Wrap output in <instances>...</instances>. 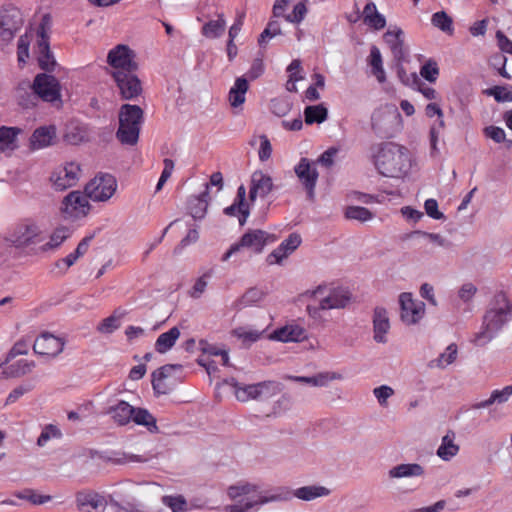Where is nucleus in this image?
<instances>
[{
	"label": "nucleus",
	"mask_w": 512,
	"mask_h": 512,
	"mask_svg": "<svg viewBox=\"0 0 512 512\" xmlns=\"http://www.w3.org/2000/svg\"><path fill=\"white\" fill-rule=\"evenodd\" d=\"M227 495L236 503L226 506V512H248L256 506L269 502L288 500L291 497L288 490L280 489L279 493L269 494L260 490L258 485L249 482H239L229 486L227 488Z\"/></svg>",
	"instance_id": "1"
},
{
	"label": "nucleus",
	"mask_w": 512,
	"mask_h": 512,
	"mask_svg": "<svg viewBox=\"0 0 512 512\" xmlns=\"http://www.w3.org/2000/svg\"><path fill=\"white\" fill-rule=\"evenodd\" d=\"M374 165L383 176L402 178L409 173L412 159L406 147L386 142L380 144L374 154Z\"/></svg>",
	"instance_id": "2"
},
{
	"label": "nucleus",
	"mask_w": 512,
	"mask_h": 512,
	"mask_svg": "<svg viewBox=\"0 0 512 512\" xmlns=\"http://www.w3.org/2000/svg\"><path fill=\"white\" fill-rule=\"evenodd\" d=\"M6 241L26 254H36L60 246L64 241V232L58 228L50 240L45 242V236L38 231V226H18L17 231Z\"/></svg>",
	"instance_id": "3"
},
{
	"label": "nucleus",
	"mask_w": 512,
	"mask_h": 512,
	"mask_svg": "<svg viewBox=\"0 0 512 512\" xmlns=\"http://www.w3.org/2000/svg\"><path fill=\"white\" fill-rule=\"evenodd\" d=\"M316 304L306 307L308 315L313 319L320 318V312L332 309H343L351 301V293L341 286L319 285L316 289L308 291Z\"/></svg>",
	"instance_id": "4"
},
{
	"label": "nucleus",
	"mask_w": 512,
	"mask_h": 512,
	"mask_svg": "<svg viewBox=\"0 0 512 512\" xmlns=\"http://www.w3.org/2000/svg\"><path fill=\"white\" fill-rule=\"evenodd\" d=\"M511 312L510 303L502 292L496 294L492 306L483 317L481 330L475 335V343L484 345L493 339L495 334L503 327Z\"/></svg>",
	"instance_id": "5"
},
{
	"label": "nucleus",
	"mask_w": 512,
	"mask_h": 512,
	"mask_svg": "<svg viewBox=\"0 0 512 512\" xmlns=\"http://www.w3.org/2000/svg\"><path fill=\"white\" fill-rule=\"evenodd\" d=\"M143 111L137 105L124 104L119 112L117 138L122 144L135 145L139 139Z\"/></svg>",
	"instance_id": "6"
},
{
	"label": "nucleus",
	"mask_w": 512,
	"mask_h": 512,
	"mask_svg": "<svg viewBox=\"0 0 512 512\" xmlns=\"http://www.w3.org/2000/svg\"><path fill=\"white\" fill-rule=\"evenodd\" d=\"M134 51L125 44H118L107 54V71L113 77L117 73L135 72L137 63Z\"/></svg>",
	"instance_id": "7"
},
{
	"label": "nucleus",
	"mask_w": 512,
	"mask_h": 512,
	"mask_svg": "<svg viewBox=\"0 0 512 512\" xmlns=\"http://www.w3.org/2000/svg\"><path fill=\"white\" fill-rule=\"evenodd\" d=\"M231 385L234 388L236 398L241 402H246L250 399H267L280 392V385L275 381H263L256 384L242 386L232 379Z\"/></svg>",
	"instance_id": "8"
},
{
	"label": "nucleus",
	"mask_w": 512,
	"mask_h": 512,
	"mask_svg": "<svg viewBox=\"0 0 512 512\" xmlns=\"http://www.w3.org/2000/svg\"><path fill=\"white\" fill-rule=\"evenodd\" d=\"M117 190V181L109 173L99 172L85 185V192L94 202L108 201Z\"/></svg>",
	"instance_id": "9"
},
{
	"label": "nucleus",
	"mask_w": 512,
	"mask_h": 512,
	"mask_svg": "<svg viewBox=\"0 0 512 512\" xmlns=\"http://www.w3.org/2000/svg\"><path fill=\"white\" fill-rule=\"evenodd\" d=\"M23 25L21 11L14 6H4L0 10V37L11 41Z\"/></svg>",
	"instance_id": "10"
},
{
	"label": "nucleus",
	"mask_w": 512,
	"mask_h": 512,
	"mask_svg": "<svg viewBox=\"0 0 512 512\" xmlns=\"http://www.w3.org/2000/svg\"><path fill=\"white\" fill-rule=\"evenodd\" d=\"M400 318L403 323L413 325L418 323L425 314V304L414 299L411 293L404 292L399 296Z\"/></svg>",
	"instance_id": "11"
},
{
	"label": "nucleus",
	"mask_w": 512,
	"mask_h": 512,
	"mask_svg": "<svg viewBox=\"0 0 512 512\" xmlns=\"http://www.w3.org/2000/svg\"><path fill=\"white\" fill-rule=\"evenodd\" d=\"M33 92L46 102H54L60 98V85L58 80L46 73L36 75L33 84Z\"/></svg>",
	"instance_id": "12"
},
{
	"label": "nucleus",
	"mask_w": 512,
	"mask_h": 512,
	"mask_svg": "<svg viewBox=\"0 0 512 512\" xmlns=\"http://www.w3.org/2000/svg\"><path fill=\"white\" fill-rule=\"evenodd\" d=\"M91 205L86 192L73 191L66 196V219H81L90 213Z\"/></svg>",
	"instance_id": "13"
},
{
	"label": "nucleus",
	"mask_w": 512,
	"mask_h": 512,
	"mask_svg": "<svg viewBox=\"0 0 512 512\" xmlns=\"http://www.w3.org/2000/svg\"><path fill=\"white\" fill-rule=\"evenodd\" d=\"M120 91V95L125 100L137 98L142 93V85L134 72L117 73L112 77Z\"/></svg>",
	"instance_id": "14"
},
{
	"label": "nucleus",
	"mask_w": 512,
	"mask_h": 512,
	"mask_svg": "<svg viewBox=\"0 0 512 512\" xmlns=\"http://www.w3.org/2000/svg\"><path fill=\"white\" fill-rule=\"evenodd\" d=\"M294 171L300 182L307 190L309 197H312L318 179V172L314 163L307 158H301L298 164L294 167Z\"/></svg>",
	"instance_id": "15"
},
{
	"label": "nucleus",
	"mask_w": 512,
	"mask_h": 512,
	"mask_svg": "<svg viewBox=\"0 0 512 512\" xmlns=\"http://www.w3.org/2000/svg\"><path fill=\"white\" fill-rule=\"evenodd\" d=\"M64 347V342L48 333H42L38 336L33 344V350L36 354L40 356L54 357L58 355Z\"/></svg>",
	"instance_id": "16"
},
{
	"label": "nucleus",
	"mask_w": 512,
	"mask_h": 512,
	"mask_svg": "<svg viewBox=\"0 0 512 512\" xmlns=\"http://www.w3.org/2000/svg\"><path fill=\"white\" fill-rule=\"evenodd\" d=\"M301 236L297 233L290 234L281 244L267 256L269 265L281 264L284 259L291 255L301 244Z\"/></svg>",
	"instance_id": "17"
},
{
	"label": "nucleus",
	"mask_w": 512,
	"mask_h": 512,
	"mask_svg": "<svg viewBox=\"0 0 512 512\" xmlns=\"http://www.w3.org/2000/svg\"><path fill=\"white\" fill-rule=\"evenodd\" d=\"M373 339L377 343H386L390 330L388 312L383 307H376L373 311Z\"/></svg>",
	"instance_id": "18"
},
{
	"label": "nucleus",
	"mask_w": 512,
	"mask_h": 512,
	"mask_svg": "<svg viewBox=\"0 0 512 512\" xmlns=\"http://www.w3.org/2000/svg\"><path fill=\"white\" fill-rule=\"evenodd\" d=\"M76 505L83 512H95L104 509L107 501L103 496L94 491H80L76 494Z\"/></svg>",
	"instance_id": "19"
},
{
	"label": "nucleus",
	"mask_w": 512,
	"mask_h": 512,
	"mask_svg": "<svg viewBox=\"0 0 512 512\" xmlns=\"http://www.w3.org/2000/svg\"><path fill=\"white\" fill-rule=\"evenodd\" d=\"M246 190L244 186H240L237 190L234 202L224 209L227 216L235 217L239 224H244L249 216L248 205L245 202Z\"/></svg>",
	"instance_id": "20"
},
{
	"label": "nucleus",
	"mask_w": 512,
	"mask_h": 512,
	"mask_svg": "<svg viewBox=\"0 0 512 512\" xmlns=\"http://www.w3.org/2000/svg\"><path fill=\"white\" fill-rule=\"evenodd\" d=\"M272 178L261 170L255 171L251 176L250 198L253 200L257 196L264 197L272 189Z\"/></svg>",
	"instance_id": "21"
},
{
	"label": "nucleus",
	"mask_w": 512,
	"mask_h": 512,
	"mask_svg": "<svg viewBox=\"0 0 512 512\" xmlns=\"http://www.w3.org/2000/svg\"><path fill=\"white\" fill-rule=\"evenodd\" d=\"M56 138V129L54 126H42L37 128L30 137V147L32 150H39L53 144Z\"/></svg>",
	"instance_id": "22"
},
{
	"label": "nucleus",
	"mask_w": 512,
	"mask_h": 512,
	"mask_svg": "<svg viewBox=\"0 0 512 512\" xmlns=\"http://www.w3.org/2000/svg\"><path fill=\"white\" fill-rule=\"evenodd\" d=\"M249 89L247 78L238 77L235 79L228 93V101L232 108H241L246 100V93Z\"/></svg>",
	"instance_id": "23"
},
{
	"label": "nucleus",
	"mask_w": 512,
	"mask_h": 512,
	"mask_svg": "<svg viewBox=\"0 0 512 512\" xmlns=\"http://www.w3.org/2000/svg\"><path fill=\"white\" fill-rule=\"evenodd\" d=\"M208 187L198 196H191L187 203V212L194 221L204 219L208 208Z\"/></svg>",
	"instance_id": "24"
},
{
	"label": "nucleus",
	"mask_w": 512,
	"mask_h": 512,
	"mask_svg": "<svg viewBox=\"0 0 512 512\" xmlns=\"http://www.w3.org/2000/svg\"><path fill=\"white\" fill-rule=\"evenodd\" d=\"M384 41L391 49L396 60L401 61L404 59L403 31L400 28L393 27L388 29L384 34Z\"/></svg>",
	"instance_id": "25"
},
{
	"label": "nucleus",
	"mask_w": 512,
	"mask_h": 512,
	"mask_svg": "<svg viewBox=\"0 0 512 512\" xmlns=\"http://www.w3.org/2000/svg\"><path fill=\"white\" fill-rule=\"evenodd\" d=\"M268 240V234L262 230L256 229L245 233L240 242L241 247H246L253 250L255 253H260Z\"/></svg>",
	"instance_id": "26"
},
{
	"label": "nucleus",
	"mask_w": 512,
	"mask_h": 512,
	"mask_svg": "<svg viewBox=\"0 0 512 512\" xmlns=\"http://www.w3.org/2000/svg\"><path fill=\"white\" fill-rule=\"evenodd\" d=\"M37 60L42 70L51 71L55 66V60L50 52L48 38L45 36L43 30L39 33Z\"/></svg>",
	"instance_id": "27"
},
{
	"label": "nucleus",
	"mask_w": 512,
	"mask_h": 512,
	"mask_svg": "<svg viewBox=\"0 0 512 512\" xmlns=\"http://www.w3.org/2000/svg\"><path fill=\"white\" fill-rule=\"evenodd\" d=\"M274 337L281 342H300L307 338V332L300 325L290 324L276 330Z\"/></svg>",
	"instance_id": "28"
},
{
	"label": "nucleus",
	"mask_w": 512,
	"mask_h": 512,
	"mask_svg": "<svg viewBox=\"0 0 512 512\" xmlns=\"http://www.w3.org/2000/svg\"><path fill=\"white\" fill-rule=\"evenodd\" d=\"M425 473V469L418 463H407V464H399L392 467L389 472V478L391 479H399V478H411V477H421Z\"/></svg>",
	"instance_id": "29"
},
{
	"label": "nucleus",
	"mask_w": 512,
	"mask_h": 512,
	"mask_svg": "<svg viewBox=\"0 0 512 512\" xmlns=\"http://www.w3.org/2000/svg\"><path fill=\"white\" fill-rule=\"evenodd\" d=\"M362 17L364 24L374 30H381L386 25L384 15L378 12L377 7L373 2H368L365 5Z\"/></svg>",
	"instance_id": "30"
},
{
	"label": "nucleus",
	"mask_w": 512,
	"mask_h": 512,
	"mask_svg": "<svg viewBox=\"0 0 512 512\" xmlns=\"http://www.w3.org/2000/svg\"><path fill=\"white\" fill-rule=\"evenodd\" d=\"M134 412L135 408L125 401H119L108 410L113 420L121 426L132 421Z\"/></svg>",
	"instance_id": "31"
},
{
	"label": "nucleus",
	"mask_w": 512,
	"mask_h": 512,
	"mask_svg": "<svg viewBox=\"0 0 512 512\" xmlns=\"http://www.w3.org/2000/svg\"><path fill=\"white\" fill-rule=\"evenodd\" d=\"M88 139L89 132L84 124L78 121H71L66 125V143L78 145L88 141Z\"/></svg>",
	"instance_id": "32"
},
{
	"label": "nucleus",
	"mask_w": 512,
	"mask_h": 512,
	"mask_svg": "<svg viewBox=\"0 0 512 512\" xmlns=\"http://www.w3.org/2000/svg\"><path fill=\"white\" fill-rule=\"evenodd\" d=\"M459 445L455 443V433L448 431L445 436L442 437L441 444L437 449V455L444 461L451 460L459 452Z\"/></svg>",
	"instance_id": "33"
},
{
	"label": "nucleus",
	"mask_w": 512,
	"mask_h": 512,
	"mask_svg": "<svg viewBox=\"0 0 512 512\" xmlns=\"http://www.w3.org/2000/svg\"><path fill=\"white\" fill-rule=\"evenodd\" d=\"M20 132L21 130L16 127H0V151H14L18 147L17 137Z\"/></svg>",
	"instance_id": "34"
},
{
	"label": "nucleus",
	"mask_w": 512,
	"mask_h": 512,
	"mask_svg": "<svg viewBox=\"0 0 512 512\" xmlns=\"http://www.w3.org/2000/svg\"><path fill=\"white\" fill-rule=\"evenodd\" d=\"M34 367V361L19 359L16 362L7 365L3 369L2 373L9 378H17L31 372Z\"/></svg>",
	"instance_id": "35"
},
{
	"label": "nucleus",
	"mask_w": 512,
	"mask_h": 512,
	"mask_svg": "<svg viewBox=\"0 0 512 512\" xmlns=\"http://www.w3.org/2000/svg\"><path fill=\"white\" fill-rule=\"evenodd\" d=\"M341 376L334 372H322L311 377L294 376L292 380L309 384L311 386L323 387L326 386L330 381L340 379Z\"/></svg>",
	"instance_id": "36"
},
{
	"label": "nucleus",
	"mask_w": 512,
	"mask_h": 512,
	"mask_svg": "<svg viewBox=\"0 0 512 512\" xmlns=\"http://www.w3.org/2000/svg\"><path fill=\"white\" fill-rule=\"evenodd\" d=\"M180 336V330L172 327L167 332L160 334L155 342V349L159 353H165L170 350Z\"/></svg>",
	"instance_id": "37"
},
{
	"label": "nucleus",
	"mask_w": 512,
	"mask_h": 512,
	"mask_svg": "<svg viewBox=\"0 0 512 512\" xmlns=\"http://www.w3.org/2000/svg\"><path fill=\"white\" fill-rule=\"evenodd\" d=\"M330 490L324 486H303L293 492V496L304 501H311L318 497L328 496Z\"/></svg>",
	"instance_id": "38"
},
{
	"label": "nucleus",
	"mask_w": 512,
	"mask_h": 512,
	"mask_svg": "<svg viewBox=\"0 0 512 512\" xmlns=\"http://www.w3.org/2000/svg\"><path fill=\"white\" fill-rule=\"evenodd\" d=\"M368 62L371 67L372 74L380 83H384L386 81V73L383 68L381 52L376 46L371 47Z\"/></svg>",
	"instance_id": "39"
},
{
	"label": "nucleus",
	"mask_w": 512,
	"mask_h": 512,
	"mask_svg": "<svg viewBox=\"0 0 512 512\" xmlns=\"http://www.w3.org/2000/svg\"><path fill=\"white\" fill-rule=\"evenodd\" d=\"M412 236H423L429 242L444 248H448L452 245V229H446L439 233H422L415 231Z\"/></svg>",
	"instance_id": "40"
},
{
	"label": "nucleus",
	"mask_w": 512,
	"mask_h": 512,
	"mask_svg": "<svg viewBox=\"0 0 512 512\" xmlns=\"http://www.w3.org/2000/svg\"><path fill=\"white\" fill-rule=\"evenodd\" d=\"M132 421L137 425L145 426L152 433L158 431L156 418L147 409L135 408Z\"/></svg>",
	"instance_id": "41"
},
{
	"label": "nucleus",
	"mask_w": 512,
	"mask_h": 512,
	"mask_svg": "<svg viewBox=\"0 0 512 512\" xmlns=\"http://www.w3.org/2000/svg\"><path fill=\"white\" fill-rule=\"evenodd\" d=\"M126 315V311L121 308L116 309L113 314L101 321L97 329L104 334L114 332L120 326V320Z\"/></svg>",
	"instance_id": "42"
},
{
	"label": "nucleus",
	"mask_w": 512,
	"mask_h": 512,
	"mask_svg": "<svg viewBox=\"0 0 512 512\" xmlns=\"http://www.w3.org/2000/svg\"><path fill=\"white\" fill-rule=\"evenodd\" d=\"M304 116L306 124H320L327 119L328 110L323 104L307 106L304 110Z\"/></svg>",
	"instance_id": "43"
},
{
	"label": "nucleus",
	"mask_w": 512,
	"mask_h": 512,
	"mask_svg": "<svg viewBox=\"0 0 512 512\" xmlns=\"http://www.w3.org/2000/svg\"><path fill=\"white\" fill-rule=\"evenodd\" d=\"M225 27L226 21L224 15L219 14L216 20H211L202 27V34L206 38H218L223 34Z\"/></svg>",
	"instance_id": "44"
},
{
	"label": "nucleus",
	"mask_w": 512,
	"mask_h": 512,
	"mask_svg": "<svg viewBox=\"0 0 512 512\" xmlns=\"http://www.w3.org/2000/svg\"><path fill=\"white\" fill-rule=\"evenodd\" d=\"M431 24L448 35L454 33L453 19L445 11H438L432 14Z\"/></svg>",
	"instance_id": "45"
},
{
	"label": "nucleus",
	"mask_w": 512,
	"mask_h": 512,
	"mask_svg": "<svg viewBox=\"0 0 512 512\" xmlns=\"http://www.w3.org/2000/svg\"><path fill=\"white\" fill-rule=\"evenodd\" d=\"M265 296V292L257 287L248 289L236 302L235 306L242 309L260 302Z\"/></svg>",
	"instance_id": "46"
},
{
	"label": "nucleus",
	"mask_w": 512,
	"mask_h": 512,
	"mask_svg": "<svg viewBox=\"0 0 512 512\" xmlns=\"http://www.w3.org/2000/svg\"><path fill=\"white\" fill-rule=\"evenodd\" d=\"M308 4L309 0H299L283 18L289 23L299 25L308 14Z\"/></svg>",
	"instance_id": "47"
},
{
	"label": "nucleus",
	"mask_w": 512,
	"mask_h": 512,
	"mask_svg": "<svg viewBox=\"0 0 512 512\" xmlns=\"http://www.w3.org/2000/svg\"><path fill=\"white\" fill-rule=\"evenodd\" d=\"M483 133L495 143H505L507 148L512 147V140L506 139V133L501 127L490 125L484 128Z\"/></svg>",
	"instance_id": "48"
},
{
	"label": "nucleus",
	"mask_w": 512,
	"mask_h": 512,
	"mask_svg": "<svg viewBox=\"0 0 512 512\" xmlns=\"http://www.w3.org/2000/svg\"><path fill=\"white\" fill-rule=\"evenodd\" d=\"M457 345L452 343L447 346L445 351L439 357L432 361V364L439 368H445L447 365L453 363L457 357Z\"/></svg>",
	"instance_id": "49"
},
{
	"label": "nucleus",
	"mask_w": 512,
	"mask_h": 512,
	"mask_svg": "<svg viewBox=\"0 0 512 512\" xmlns=\"http://www.w3.org/2000/svg\"><path fill=\"white\" fill-rule=\"evenodd\" d=\"M61 437V430L53 424H48L43 428L40 436L38 437L37 445L43 447L47 444L49 440L60 439Z\"/></svg>",
	"instance_id": "50"
},
{
	"label": "nucleus",
	"mask_w": 512,
	"mask_h": 512,
	"mask_svg": "<svg viewBox=\"0 0 512 512\" xmlns=\"http://www.w3.org/2000/svg\"><path fill=\"white\" fill-rule=\"evenodd\" d=\"M345 216L348 220H358L362 222L372 220V213L364 207L350 206L345 210Z\"/></svg>",
	"instance_id": "51"
},
{
	"label": "nucleus",
	"mask_w": 512,
	"mask_h": 512,
	"mask_svg": "<svg viewBox=\"0 0 512 512\" xmlns=\"http://www.w3.org/2000/svg\"><path fill=\"white\" fill-rule=\"evenodd\" d=\"M489 96H493L497 102H512V90L508 86H494L485 91Z\"/></svg>",
	"instance_id": "52"
},
{
	"label": "nucleus",
	"mask_w": 512,
	"mask_h": 512,
	"mask_svg": "<svg viewBox=\"0 0 512 512\" xmlns=\"http://www.w3.org/2000/svg\"><path fill=\"white\" fill-rule=\"evenodd\" d=\"M82 177V169L79 163L69 162L66 163V187H71L77 184Z\"/></svg>",
	"instance_id": "53"
},
{
	"label": "nucleus",
	"mask_w": 512,
	"mask_h": 512,
	"mask_svg": "<svg viewBox=\"0 0 512 512\" xmlns=\"http://www.w3.org/2000/svg\"><path fill=\"white\" fill-rule=\"evenodd\" d=\"M92 238L93 236H86L83 238L78 244L76 250L66 256V267L72 266L78 260V258L83 256L88 251L89 243Z\"/></svg>",
	"instance_id": "54"
},
{
	"label": "nucleus",
	"mask_w": 512,
	"mask_h": 512,
	"mask_svg": "<svg viewBox=\"0 0 512 512\" xmlns=\"http://www.w3.org/2000/svg\"><path fill=\"white\" fill-rule=\"evenodd\" d=\"M420 75L429 82H435L439 75L437 62L432 59L426 61L420 69Z\"/></svg>",
	"instance_id": "55"
},
{
	"label": "nucleus",
	"mask_w": 512,
	"mask_h": 512,
	"mask_svg": "<svg viewBox=\"0 0 512 512\" xmlns=\"http://www.w3.org/2000/svg\"><path fill=\"white\" fill-rule=\"evenodd\" d=\"M259 143L258 157L261 162H265L270 159L272 155V145L268 137L264 134L259 135L256 139Z\"/></svg>",
	"instance_id": "56"
},
{
	"label": "nucleus",
	"mask_w": 512,
	"mask_h": 512,
	"mask_svg": "<svg viewBox=\"0 0 512 512\" xmlns=\"http://www.w3.org/2000/svg\"><path fill=\"white\" fill-rule=\"evenodd\" d=\"M164 505L171 508L173 512H184L186 510L187 502L181 495L178 496H164L162 498Z\"/></svg>",
	"instance_id": "57"
},
{
	"label": "nucleus",
	"mask_w": 512,
	"mask_h": 512,
	"mask_svg": "<svg viewBox=\"0 0 512 512\" xmlns=\"http://www.w3.org/2000/svg\"><path fill=\"white\" fill-rule=\"evenodd\" d=\"M163 170L161 172L160 178L158 180V183L156 185V191H160L164 184L168 181V179L171 177L173 171H174V161L170 158H165L163 160Z\"/></svg>",
	"instance_id": "58"
},
{
	"label": "nucleus",
	"mask_w": 512,
	"mask_h": 512,
	"mask_svg": "<svg viewBox=\"0 0 512 512\" xmlns=\"http://www.w3.org/2000/svg\"><path fill=\"white\" fill-rule=\"evenodd\" d=\"M280 34V27L277 22H269L264 31L260 34L258 42L260 45L266 44L270 39Z\"/></svg>",
	"instance_id": "59"
},
{
	"label": "nucleus",
	"mask_w": 512,
	"mask_h": 512,
	"mask_svg": "<svg viewBox=\"0 0 512 512\" xmlns=\"http://www.w3.org/2000/svg\"><path fill=\"white\" fill-rule=\"evenodd\" d=\"M17 58L20 64H25L29 58V40L27 36H21L17 43Z\"/></svg>",
	"instance_id": "60"
},
{
	"label": "nucleus",
	"mask_w": 512,
	"mask_h": 512,
	"mask_svg": "<svg viewBox=\"0 0 512 512\" xmlns=\"http://www.w3.org/2000/svg\"><path fill=\"white\" fill-rule=\"evenodd\" d=\"M16 496L20 499L28 500L32 504H44L50 499L49 496L37 494L31 489H27L24 490L23 492L17 493Z\"/></svg>",
	"instance_id": "61"
},
{
	"label": "nucleus",
	"mask_w": 512,
	"mask_h": 512,
	"mask_svg": "<svg viewBox=\"0 0 512 512\" xmlns=\"http://www.w3.org/2000/svg\"><path fill=\"white\" fill-rule=\"evenodd\" d=\"M426 214L434 220H444V214L438 209V202L435 199H427L424 203Z\"/></svg>",
	"instance_id": "62"
},
{
	"label": "nucleus",
	"mask_w": 512,
	"mask_h": 512,
	"mask_svg": "<svg viewBox=\"0 0 512 512\" xmlns=\"http://www.w3.org/2000/svg\"><path fill=\"white\" fill-rule=\"evenodd\" d=\"M425 114L429 118L437 116L439 128L445 127L444 114L437 103H429L425 108Z\"/></svg>",
	"instance_id": "63"
},
{
	"label": "nucleus",
	"mask_w": 512,
	"mask_h": 512,
	"mask_svg": "<svg viewBox=\"0 0 512 512\" xmlns=\"http://www.w3.org/2000/svg\"><path fill=\"white\" fill-rule=\"evenodd\" d=\"M373 394L377 398L379 404L383 406L387 403V399L390 398L394 394V390L387 385H382V386L376 387L373 390Z\"/></svg>",
	"instance_id": "64"
}]
</instances>
